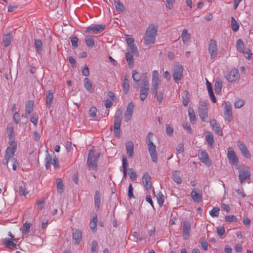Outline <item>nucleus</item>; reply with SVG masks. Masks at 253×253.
Listing matches in <instances>:
<instances>
[{
    "label": "nucleus",
    "instance_id": "obj_35",
    "mask_svg": "<svg viewBox=\"0 0 253 253\" xmlns=\"http://www.w3.org/2000/svg\"><path fill=\"white\" fill-rule=\"evenodd\" d=\"M132 77L133 81L136 83V84H135V85H134V87L135 88H138L139 87L138 83L140 80V75L136 71L133 70L132 71Z\"/></svg>",
    "mask_w": 253,
    "mask_h": 253
},
{
    "label": "nucleus",
    "instance_id": "obj_57",
    "mask_svg": "<svg viewBox=\"0 0 253 253\" xmlns=\"http://www.w3.org/2000/svg\"><path fill=\"white\" fill-rule=\"evenodd\" d=\"M188 115L189 120L191 122L195 121L196 120V116L194 110L192 109L188 110Z\"/></svg>",
    "mask_w": 253,
    "mask_h": 253
},
{
    "label": "nucleus",
    "instance_id": "obj_41",
    "mask_svg": "<svg viewBox=\"0 0 253 253\" xmlns=\"http://www.w3.org/2000/svg\"><path fill=\"white\" fill-rule=\"evenodd\" d=\"M12 39L11 34H8L5 36V37L3 39V43L5 47L8 46L11 43V40Z\"/></svg>",
    "mask_w": 253,
    "mask_h": 253
},
{
    "label": "nucleus",
    "instance_id": "obj_63",
    "mask_svg": "<svg viewBox=\"0 0 253 253\" xmlns=\"http://www.w3.org/2000/svg\"><path fill=\"white\" fill-rule=\"evenodd\" d=\"M97 109L95 107H92L89 110V114L92 118H94L96 116Z\"/></svg>",
    "mask_w": 253,
    "mask_h": 253
},
{
    "label": "nucleus",
    "instance_id": "obj_50",
    "mask_svg": "<svg viewBox=\"0 0 253 253\" xmlns=\"http://www.w3.org/2000/svg\"><path fill=\"white\" fill-rule=\"evenodd\" d=\"M173 128L170 125H166V132L168 136H172L173 134Z\"/></svg>",
    "mask_w": 253,
    "mask_h": 253
},
{
    "label": "nucleus",
    "instance_id": "obj_21",
    "mask_svg": "<svg viewBox=\"0 0 253 253\" xmlns=\"http://www.w3.org/2000/svg\"><path fill=\"white\" fill-rule=\"evenodd\" d=\"M72 237L73 239L75 240V243L76 244H79L82 239L81 231L77 229L73 230Z\"/></svg>",
    "mask_w": 253,
    "mask_h": 253
},
{
    "label": "nucleus",
    "instance_id": "obj_43",
    "mask_svg": "<svg viewBox=\"0 0 253 253\" xmlns=\"http://www.w3.org/2000/svg\"><path fill=\"white\" fill-rule=\"evenodd\" d=\"M141 82L142 83V86L149 87V81L146 73H143L142 75Z\"/></svg>",
    "mask_w": 253,
    "mask_h": 253
},
{
    "label": "nucleus",
    "instance_id": "obj_29",
    "mask_svg": "<svg viewBox=\"0 0 253 253\" xmlns=\"http://www.w3.org/2000/svg\"><path fill=\"white\" fill-rule=\"evenodd\" d=\"M126 153L128 156L131 157L133 155L134 145L132 142H128L126 143Z\"/></svg>",
    "mask_w": 253,
    "mask_h": 253
},
{
    "label": "nucleus",
    "instance_id": "obj_61",
    "mask_svg": "<svg viewBox=\"0 0 253 253\" xmlns=\"http://www.w3.org/2000/svg\"><path fill=\"white\" fill-rule=\"evenodd\" d=\"M184 150V144L183 143L178 144L176 148L177 154L183 153Z\"/></svg>",
    "mask_w": 253,
    "mask_h": 253
},
{
    "label": "nucleus",
    "instance_id": "obj_62",
    "mask_svg": "<svg viewBox=\"0 0 253 253\" xmlns=\"http://www.w3.org/2000/svg\"><path fill=\"white\" fill-rule=\"evenodd\" d=\"M38 120V116L36 114H33V116L30 119V121L35 126L37 125Z\"/></svg>",
    "mask_w": 253,
    "mask_h": 253
},
{
    "label": "nucleus",
    "instance_id": "obj_46",
    "mask_svg": "<svg viewBox=\"0 0 253 253\" xmlns=\"http://www.w3.org/2000/svg\"><path fill=\"white\" fill-rule=\"evenodd\" d=\"M57 191L60 194L63 192V184L61 179H58L57 180Z\"/></svg>",
    "mask_w": 253,
    "mask_h": 253
},
{
    "label": "nucleus",
    "instance_id": "obj_47",
    "mask_svg": "<svg viewBox=\"0 0 253 253\" xmlns=\"http://www.w3.org/2000/svg\"><path fill=\"white\" fill-rule=\"evenodd\" d=\"M7 132L8 133V136L10 138H12L14 137V128L12 125L9 124L7 126Z\"/></svg>",
    "mask_w": 253,
    "mask_h": 253
},
{
    "label": "nucleus",
    "instance_id": "obj_16",
    "mask_svg": "<svg viewBox=\"0 0 253 253\" xmlns=\"http://www.w3.org/2000/svg\"><path fill=\"white\" fill-rule=\"evenodd\" d=\"M190 231L191 225L190 223L187 221H184L183 222L182 229V236L185 240H186L189 238Z\"/></svg>",
    "mask_w": 253,
    "mask_h": 253
},
{
    "label": "nucleus",
    "instance_id": "obj_10",
    "mask_svg": "<svg viewBox=\"0 0 253 253\" xmlns=\"http://www.w3.org/2000/svg\"><path fill=\"white\" fill-rule=\"evenodd\" d=\"M198 112L199 116L203 122H207L208 118V107L206 103L202 102L199 107Z\"/></svg>",
    "mask_w": 253,
    "mask_h": 253
},
{
    "label": "nucleus",
    "instance_id": "obj_5",
    "mask_svg": "<svg viewBox=\"0 0 253 253\" xmlns=\"http://www.w3.org/2000/svg\"><path fill=\"white\" fill-rule=\"evenodd\" d=\"M99 156V153L95 155L94 149L93 148L90 149L87 159V166L93 169H96L97 167V162Z\"/></svg>",
    "mask_w": 253,
    "mask_h": 253
},
{
    "label": "nucleus",
    "instance_id": "obj_24",
    "mask_svg": "<svg viewBox=\"0 0 253 253\" xmlns=\"http://www.w3.org/2000/svg\"><path fill=\"white\" fill-rule=\"evenodd\" d=\"M53 101V93L51 90L47 91L46 94V105L47 107L50 108Z\"/></svg>",
    "mask_w": 253,
    "mask_h": 253
},
{
    "label": "nucleus",
    "instance_id": "obj_18",
    "mask_svg": "<svg viewBox=\"0 0 253 253\" xmlns=\"http://www.w3.org/2000/svg\"><path fill=\"white\" fill-rule=\"evenodd\" d=\"M210 125L212 127L215 132L219 136H222L223 133L219 124H218L215 120H212L210 121Z\"/></svg>",
    "mask_w": 253,
    "mask_h": 253
},
{
    "label": "nucleus",
    "instance_id": "obj_17",
    "mask_svg": "<svg viewBox=\"0 0 253 253\" xmlns=\"http://www.w3.org/2000/svg\"><path fill=\"white\" fill-rule=\"evenodd\" d=\"M191 197L195 203H199L202 201V193H198L196 189H194L191 192Z\"/></svg>",
    "mask_w": 253,
    "mask_h": 253
},
{
    "label": "nucleus",
    "instance_id": "obj_12",
    "mask_svg": "<svg viewBox=\"0 0 253 253\" xmlns=\"http://www.w3.org/2000/svg\"><path fill=\"white\" fill-rule=\"evenodd\" d=\"M227 158L231 164H237L239 163L237 156L231 147L228 148Z\"/></svg>",
    "mask_w": 253,
    "mask_h": 253
},
{
    "label": "nucleus",
    "instance_id": "obj_22",
    "mask_svg": "<svg viewBox=\"0 0 253 253\" xmlns=\"http://www.w3.org/2000/svg\"><path fill=\"white\" fill-rule=\"evenodd\" d=\"M224 115L228 121L230 122L232 118V107L230 105H226L224 108Z\"/></svg>",
    "mask_w": 253,
    "mask_h": 253
},
{
    "label": "nucleus",
    "instance_id": "obj_27",
    "mask_svg": "<svg viewBox=\"0 0 253 253\" xmlns=\"http://www.w3.org/2000/svg\"><path fill=\"white\" fill-rule=\"evenodd\" d=\"M133 54L130 52H127L126 53V58L127 63L129 68H132L134 66V58Z\"/></svg>",
    "mask_w": 253,
    "mask_h": 253
},
{
    "label": "nucleus",
    "instance_id": "obj_42",
    "mask_svg": "<svg viewBox=\"0 0 253 253\" xmlns=\"http://www.w3.org/2000/svg\"><path fill=\"white\" fill-rule=\"evenodd\" d=\"M231 28L233 31L236 32L239 30V25L234 17H231Z\"/></svg>",
    "mask_w": 253,
    "mask_h": 253
},
{
    "label": "nucleus",
    "instance_id": "obj_33",
    "mask_svg": "<svg viewBox=\"0 0 253 253\" xmlns=\"http://www.w3.org/2000/svg\"><path fill=\"white\" fill-rule=\"evenodd\" d=\"M100 203L101 199L100 193L98 191H96L94 196V205L97 210L99 209Z\"/></svg>",
    "mask_w": 253,
    "mask_h": 253
},
{
    "label": "nucleus",
    "instance_id": "obj_25",
    "mask_svg": "<svg viewBox=\"0 0 253 253\" xmlns=\"http://www.w3.org/2000/svg\"><path fill=\"white\" fill-rule=\"evenodd\" d=\"M122 87L124 93L126 94H127L129 89L128 76L127 75L125 76L124 79H122Z\"/></svg>",
    "mask_w": 253,
    "mask_h": 253
},
{
    "label": "nucleus",
    "instance_id": "obj_44",
    "mask_svg": "<svg viewBox=\"0 0 253 253\" xmlns=\"http://www.w3.org/2000/svg\"><path fill=\"white\" fill-rule=\"evenodd\" d=\"M236 48L237 50L241 52L244 49V44L242 39H238L236 42Z\"/></svg>",
    "mask_w": 253,
    "mask_h": 253
},
{
    "label": "nucleus",
    "instance_id": "obj_56",
    "mask_svg": "<svg viewBox=\"0 0 253 253\" xmlns=\"http://www.w3.org/2000/svg\"><path fill=\"white\" fill-rule=\"evenodd\" d=\"M219 209L218 208H213L210 211V214L212 217H217L219 215Z\"/></svg>",
    "mask_w": 253,
    "mask_h": 253
},
{
    "label": "nucleus",
    "instance_id": "obj_23",
    "mask_svg": "<svg viewBox=\"0 0 253 253\" xmlns=\"http://www.w3.org/2000/svg\"><path fill=\"white\" fill-rule=\"evenodd\" d=\"M149 91V87L141 86L140 90V98L144 101L147 97Z\"/></svg>",
    "mask_w": 253,
    "mask_h": 253
},
{
    "label": "nucleus",
    "instance_id": "obj_48",
    "mask_svg": "<svg viewBox=\"0 0 253 253\" xmlns=\"http://www.w3.org/2000/svg\"><path fill=\"white\" fill-rule=\"evenodd\" d=\"M156 197L158 201V203L160 206H162L164 203V195H163L162 192H159L157 194Z\"/></svg>",
    "mask_w": 253,
    "mask_h": 253
},
{
    "label": "nucleus",
    "instance_id": "obj_2",
    "mask_svg": "<svg viewBox=\"0 0 253 253\" xmlns=\"http://www.w3.org/2000/svg\"><path fill=\"white\" fill-rule=\"evenodd\" d=\"M184 69L182 66L178 62L174 63L171 71L172 76L174 81L178 83L183 77Z\"/></svg>",
    "mask_w": 253,
    "mask_h": 253
},
{
    "label": "nucleus",
    "instance_id": "obj_26",
    "mask_svg": "<svg viewBox=\"0 0 253 253\" xmlns=\"http://www.w3.org/2000/svg\"><path fill=\"white\" fill-rule=\"evenodd\" d=\"M3 244L5 247L10 249L16 248L17 246V245L13 242V239H4L3 240Z\"/></svg>",
    "mask_w": 253,
    "mask_h": 253
},
{
    "label": "nucleus",
    "instance_id": "obj_49",
    "mask_svg": "<svg viewBox=\"0 0 253 253\" xmlns=\"http://www.w3.org/2000/svg\"><path fill=\"white\" fill-rule=\"evenodd\" d=\"M152 93L156 94L157 100L159 103H161L163 98V91H159L157 90V91H152Z\"/></svg>",
    "mask_w": 253,
    "mask_h": 253
},
{
    "label": "nucleus",
    "instance_id": "obj_6",
    "mask_svg": "<svg viewBox=\"0 0 253 253\" xmlns=\"http://www.w3.org/2000/svg\"><path fill=\"white\" fill-rule=\"evenodd\" d=\"M16 150V145L11 147H8L5 152L4 158L2 160V164L4 165H7L9 160L13 157Z\"/></svg>",
    "mask_w": 253,
    "mask_h": 253
},
{
    "label": "nucleus",
    "instance_id": "obj_20",
    "mask_svg": "<svg viewBox=\"0 0 253 253\" xmlns=\"http://www.w3.org/2000/svg\"><path fill=\"white\" fill-rule=\"evenodd\" d=\"M250 177V172L248 169L239 171V177L241 183H243L247 179H249Z\"/></svg>",
    "mask_w": 253,
    "mask_h": 253
},
{
    "label": "nucleus",
    "instance_id": "obj_54",
    "mask_svg": "<svg viewBox=\"0 0 253 253\" xmlns=\"http://www.w3.org/2000/svg\"><path fill=\"white\" fill-rule=\"evenodd\" d=\"M97 222V218L96 215H95V216L93 217L92 219L90 221L89 225L90 228L93 230L96 228V224Z\"/></svg>",
    "mask_w": 253,
    "mask_h": 253
},
{
    "label": "nucleus",
    "instance_id": "obj_38",
    "mask_svg": "<svg viewBox=\"0 0 253 253\" xmlns=\"http://www.w3.org/2000/svg\"><path fill=\"white\" fill-rule=\"evenodd\" d=\"M214 90L216 94H220L222 87V84L220 80H216L214 83Z\"/></svg>",
    "mask_w": 253,
    "mask_h": 253
},
{
    "label": "nucleus",
    "instance_id": "obj_1",
    "mask_svg": "<svg viewBox=\"0 0 253 253\" xmlns=\"http://www.w3.org/2000/svg\"><path fill=\"white\" fill-rule=\"evenodd\" d=\"M157 31V27L154 24H150L149 26L144 38V42L146 45H151L155 43Z\"/></svg>",
    "mask_w": 253,
    "mask_h": 253
},
{
    "label": "nucleus",
    "instance_id": "obj_59",
    "mask_svg": "<svg viewBox=\"0 0 253 253\" xmlns=\"http://www.w3.org/2000/svg\"><path fill=\"white\" fill-rule=\"evenodd\" d=\"M19 192L20 195L24 196H26L29 193V192L27 190L25 187H23L22 185L19 186Z\"/></svg>",
    "mask_w": 253,
    "mask_h": 253
},
{
    "label": "nucleus",
    "instance_id": "obj_19",
    "mask_svg": "<svg viewBox=\"0 0 253 253\" xmlns=\"http://www.w3.org/2000/svg\"><path fill=\"white\" fill-rule=\"evenodd\" d=\"M199 157L201 162L208 166L211 165V161L207 153L205 151H202L199 153Z\"/></svg>",
    "mask_w": 253,
    "mask_h": 253
},
{
    "label": "nucleus",
    "instance_id": "obj_37",
    "mask_svg": "<svg viewBox=\"0 0 253 253\" xmlns=\"http://www.w3.org/2000/svg\"><path fill=\"white\" fill-rule=\"evenodd\" d=\"M35 46L36 49V51L40 53L42 50V43L40 39H35Z\"/></svg>",
    "mask_w": 253,
    "mask_h": 253
},
{
    "label": "nucleus",
    "instance_id": "obj_4",
    "mask_svg": "<svg viewBox=\"0 0 253 253\" xmlns=\"http://www.w3.org/2000/svg\"><path fill=\"white\" fill-rule=\"evenodd\" d=\"M122 119V112L118 110L116 111L115 115L114 124V136L117 138H119L121 136L120 126Z\"/></svg>",
    "mask_w": 253,
    "mask_h": 253
},
{
    "label": "nucleus",
    "instance_id": "obj_28",
    "mask_svg": "<svg viewBox=\"0 0 253 253\" xmlns=\"http://www.w3.org/2000/svg\"><path fill=\"white\" fill-rule=\"evenodd\" d=\"M84 87L87 91L92 93L94 91L91 82L87 78L84 80Z\"/></svg>",
    "mask_w": 253,
    "mask_h": 253
},
{
    "label": "nucleus",
    "instance_id": "obj_58",
    "mask_svg": "<svg viewBox=\"0 0 253 253\" xmlns=\"http://www.w3.org/2000/svg\"><path fill=\"white\" fill-rule=\"evenodd\" d=\"M31 226V224L30 223L26 222L23 224V227L24 228V230L23 233L24 234L26 235L29 233Z\"/></svg>",
    "mask_w": 253,
    "mask_h": 253
},
{
    "label": "nucleus",
    "instance_id": "obj_32",
    "mask_svg": "<svg viewBox=\"0 0 253 253\" xmlns=\"http://www.w3.org/2000/svg\"><path fill=\"white\" fill-rule=\"evenodd\" d=\"M182 103L184 106H187L190 101V95L187 90L183 92V94L182 95Z\"/></svg>",
    "mask_w": 253,
    "mask_h": 253
},
{
    "label": "nucleus",
    "instance_id": "obj_34",
    "mask_svg": "<svg viewBox=\"0 0 253 253\" xmlns=\"http://www.w3.org/2000/svg\"><path fill=\"white\" fill-rule=\"evenodd\" d=\"M45 168L48 169L51 166L52 164V158L50 156L47 150L46 151L45 158L44 160Z\"/></svg>",
    "mask_w": 253,
    "mask_h": 253
},
{
    "label": "nucleus",
    "instance_id": "obj_40",
    "mask_svg": "<svg viewBox=\"0 0 253 253\" xmlns=\"http://www.w3.org/2000/svg\"><path fill=\"white\" fill-rule=\"evenodd\" d=\"M172 177L173 180L178 184H181L182 182V179L179 174L178 171H175L172 174Z\"/></svg>",
    "mask_w": 253,
    "mask_h": 253
},
{
    "label": "nucleus",
    "instance_id": "obj_15",
    "mask_svg": "<svg viewBox=\"0 0 253 253\" xmlns=\"http://www.w3.org/2000/svg\"><path fill=\"white\" fill-rule=\"evenodd\" d=\"M238 147L241 151L242 155L247 158H250L251 157V154L247 149L245 144L241 141L238 142Z\"/></svg>",
    "mask_w": 253,
    "mask_h": 253
},
{
    "label": "nucleus",
    "instance_id": "obj_11",
    "mask_svg": "<svg viewBox=\"0 0 253 253\" xmlns=\"http://www.w3.org/2000/svg\"><path fill=\"white\" fill-rule=\"evenodd\" d=\"M142 182L144 186L148 192L151 190L152 184L151 182V177L147 172L143 174L142 176Z\"/></svg>",
    "mask_w": 253,
    "mask_h": 253
},
{
    "label": "nucleus",
    "instance_id": "obj_8",
    "mask_svg": "<svg viewBox=\"0 0 253 253\" xmlns=\"http://www.w3.org/2000/svg\"><path fill=\"white\" fill-rule=\"evenodd\" d=\"M105 25L98 24V25H91L87 27L85 31V33H93L97 34L101 33L105 29Z\"/></svg>",
    "mask_w": 253,
    "mask_h": 253
},
{
    "label": "nucleus",
    "instance_id": "obj_13",
    "mask_svg": "<svg viewBox=\"0 0 253 253\" xmlns=\"http://www.w3.org/2000/svg\"><path fill=\"white\" fill-rule=\"evenodd\" d=\"M239 77V73L238 70L236 69L231 70L226 76V79L230 82L237 81Z\"/></svg>",
    "mask_w": 253,
    "mask_h": 253
},
{
    "label": "nucleus",
    "instance_id": "obj_31",
    "mask_svg": "<svg viewBox=\"0 0 253 253\" xmlns=\"http://www.w3.org/2000/svg\"><path fill=\"white\" fill-rule=\"evenodd\" d=\"M114 4L116 10L119 12H124L125 11V7L123 3L121 2L120 0H115Z\"/></svg>",
    "mask_w": 253,
    "mask_h": 253
},
{
    "label": "nucleus",
    "instance_id": "obj_9",
    "mask_svg": "<svg viewBox=\"0 0 253 253\" xmlns=\"http://www.w3.org/2000/svg\"><path fill=\"white\" fill-rule=\"evenodd\" d=\"M161 80L159 78L158 72L157 70H154L152 72L151 91L157 92Z\"/></svg>",
    "mask_w": 253,
    "mask_h": 253
},
{
    "label": "nucleus",
    "instance_id": "obj_55",
    "mask_svg": "<svg viewBox=\"0 0 253 253\" xmlns=\"http://www.w3.org/2000/svg\"><path fill=\"white\" fill-rule=\"evenodd\" d=\"M72 46L77 47L78 46V38L76 36H72L70 38Z\"/></svg>",
    "mask_w": 253,
    "mask_h": 253
},
{
    "label": "nucleus",
    "instance_id": "obj_60",
    "mask_svg": "<svg viewBox=\"0 0 253 253\" xmlns=\"http://www.w3.org/2000/svg\"><path fill=\"white\" fill-rule=\"evenodd\" d=\"M98 248V244L96 241H93L91 243V252L92 253H94L96 252Z\"/></svg>",
    "mask_w": 253,
    "mask_h": 253
},
{
    "label": "nucleus",
    "instance_id": "obj_7",
    "mask_svg": "<svg viewBox=\"0 0 253 253\" xmlns=\"http://www.w3.org/2000/svg\"><path fill=\"white\" fill-rule=\"evenodd\" d=\"M208 51L211 59H214L218 54V47L216 42L211 39L209 42Z\"/></svg>",
    "mask_w": 253,
    "mask_h": 253
},
{
    "label": "nucleus",
    "instance_id": "obj_3",
    "mask_svg": "<svg viewBox=\"0 0 253 253\" xmlns=\"http://www.w3.org/2000/svg\"><path fill=\"white\" fill-rule=\"evenodd\" d=\"M150 135H152V133L149 132L146 137V142L148 145V150L152 161L154 163H156L158 162V154L156 151V147L155 145H154L151 141Z\"/></svg>",
    "mask_w": 253,
    "mask_h": 253
},
{
    "label": "nucleus",
    "instance_id": "obj_36",
    "mask_svg": "<svg viewBox=\"0 0 253 253\" xmlns=\"http://www.w3.org/2000/svg\"><path fill=\"white\" fill-rule=\"evenodd\" d=\"M34 102L32 101H29L26 103L25 107V113L26 114H30L33 111Z\"/></svg>",
    "mask_w": 253,
    "mask_h": 253
},
{
    "label": "nucleus",
    "instance_id": "obj_52",
    "mask_svg": "<svg viewBox=\"0 0 253 253\" xmlns=\"http://www.w3.org/2000/svg\"><path fill=\"white\" fill-rule=\"evenodd\" d=\"M128 46L130 48V50L131 52L130 53H132V54H133L134 55H138V51L137 50V48L134 43L129 45Z\"/></svg>",
    "mask_w": 253,
    "mask_h": 253
},
{
    "label": "nucleus",
    "instance_id": "obj_39",
    "mask_svg": "<svg viewBox=\"0 0 253 253\" xmlns=\"http://www.w3.org/2000/svg\"><path fill=\"white\" fill-rule=\"evenodd\" d=\"M86 45L88 47H92L94 46V41L90 36H86L85 38Z\"/></svg>",
    "mask_w": 253,
    "mask_h": 253
},
{
    "label": "nucleus",
    "instance_id": "obj_64",
    "mask_svg": "<svg viewBox=\"0 0 253 253\" xmlns=\"http://www.w3.org/2000/svg\"><path fill=\"white\" fill-rule=\"evenodd\" d=\"M216 229L217 233L219 237L222 236L225 233V228L223 226L217 227Z\"/></svg>",
    "mask_w": 253,
    "mask_h": 253
},
{
    "label": "nucleus",
    "instance_id": "obj_51",
    "mask_svg": "<svg viewBox=\"0 0 253 253\" xmlns=\"http://www.w3.org/2000/svg\"><path fill=\"white\" fill-rule=\"evenodd\" d=\"M199 242L201 245L202 249L204 251H207L208 249V244L205 238H201Z\"/></svg>",
    "mask_w": 253,
    "mask_h": 253
},
{
    "label": "nucleus",
    "instance_id": "obj_14",
    "mask_svg": "<svg viewBox=\"0 0 253 253\" xmlns=\"http://www.w3.org/2000/svg\"><path fill=\"white\" fill-rule=\"evenodd\" d=\"M134 107V105L133 102H131L128 104L125 113V119L126 122L130 120L133 112Z\"/></svg>",
    "mask_w": 253,
    "mask_h": 253
},
{
    "label": "nucleus",
    "instance_id": "obj_45",
    "mask_svg": "<svg viewBox=\"0 0 253 253\" xmlns=\"http://www.w3.org/2000/svg\"><path fill=\"white\" fill-rule=\"evenodd\" d=\"M206 140L210 146L212 147L214 144L213 137L211 133L206 135Z\"/></svg>",
    "mask_w": 253,
    "mask_h": 253
},
{
    "label": "nucleus",
    "instance_id": "obj_53",
    "mask_svg": "<svg viewBox=\"0 0 253 253\" xmlns=\"http://www.w3.org/2000/svg\"><path fill=\"white\" fill-rule=\"evenodd\" d=\"M245 105V101L243 99H239L234 103V107L236 109H239Z\"/></svg>",
    "mask_w": 253,
    "mask_h": 253
},
{
    "label": "nucleus",
    "instance_id": "obj_30",
    "mask_svg": "<svg viewBox=\"0 0 253 253\" xmlns=\"http://www.w3.org/2000/svg\"><path fill=\"white\" fill-rule=\"evenodd\" d=\"M181 37L183 43L186 44L190 40V35L188 33L187 30L184 29L182 32Z\"/></svg>",
    "mask_w": 253,
    "mask_h": 253
}]
</instances>
